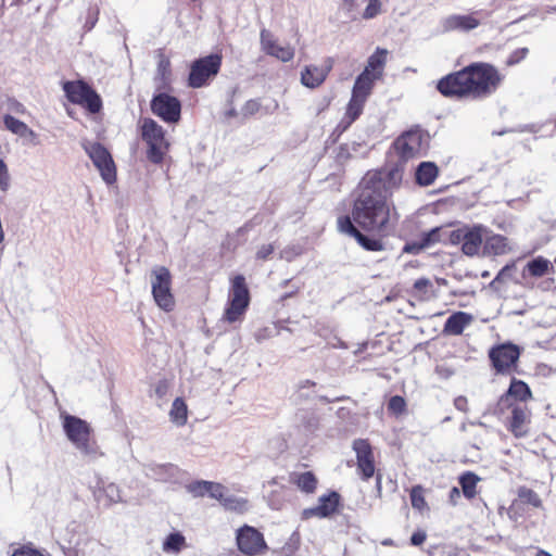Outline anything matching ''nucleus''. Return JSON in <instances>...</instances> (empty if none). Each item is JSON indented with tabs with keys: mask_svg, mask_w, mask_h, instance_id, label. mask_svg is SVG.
Wrapping results in <instances>:
<instances>
[{
	"mask_svg": "<svg viewBox=\"0 0 556 556\" xmlns=\"http://www.w3.org/2000/svg\"><path fill=\"white\" fill-rule=\"evenodd\" d=\"M365 102L366 101L364 100L351 97L345 116L339 124L343 130H345L362 114Z\"/></svg>",
	"mask_w": 556,
	"mask_h": 556,
	"instance_id": "nucleus-33",
	"label": "nucleus"
},
{
	"mask_svg": "<svg viewBox=\"0 0 556 556\" xmlns=\"http://www.w3.org/2000/svg\"><path fill=\"white\" fill-rule=\"evenodd\" d=\"M438 176V167L434 163L422 162L416 169V181L420 186L431 185Z\"/></svg>",
	"mask_w": 556,
	"mask_h": 556,
	"instance_id": "nucleus-31",
	"label": "nucleus"
},
{
	"mask_svg": "<svg viewBox=\"0 0 556 556\" xmlns=\"http://www.w3.org/2000/svg\"><path fill=\"white\" fill-rule=\"evenodd\" d=\"M394 149L403 161L420 155L422 150V135L419 130H409L399 137Z\"/></svg>",
	"mask_w": 556,
	"mask_h": 556,
	"instance_id": "nucleus-15",
	"label": "nucleus"
},
{
	"mask_svg": "<svg viewBox=\"0 0 556 556\" xmlns=\"http://www.w3.org/2000/svg\"><path fill=\"white\" fill-rule=\"evenodd\" d=\"M169 389H170L169 381L166 379H161V380L156 381L154 384V394L156 395V397L163 399L168 394Z\"/></svg>",
	"mask_w": 556,
	"mask_h": 556,
	"instance_id": "nucleus-51",
	"label": "nucleus"
},
{
	"mask_svg": "<svg viewBox=\"0 0 556 556\" xmlns=\"http://www.w3.org/2000/svg\"><path fill=\"white\" fill-rule=\"evenodd\" d=\"M236 541L238 549L245 556L261 555L267 549L263 534L248 525L237 530Z\"/></svg>",
	"mask_w": 556,
	"mask_h": 556,
	"instance_id": "nucleus-12",
	"label": "nucleus"
},
{
	"mask_svg": "<svg viewBox=\"0 0 556 556\" xmlns=\"http://www.w3.org/2000/svg\"><path fill=\"white\" fill-rule=\"evenodd\" d=\"M90 492L98 506L110 508L115 504L124 503L122 490L118 484L98 477Z\"/></svg>",
	"mask_w": 556,
	"mask_h": 556,
	"instance_id": "nucleus-13",
	"label": "nucleus"
},
{
	"mask_svg": "<svg viewBox=\"0 0 556 556\" xmlns=\"http://www.w3.org/2000/svg\"><path fill=\"white\" fill-rule=\"evenodd\" d=\"M528 420L529 415L526 408L521 406L513 407L509 430L516 438H522L527 434L526 425Z\"/></svg>",
	"mask_w": 556,
	"mask_h": 556,
	"instance_id": "nucleus-26",
	"label": "nucleus"
},
{
	"mask_svg": "<svg viewBox=\"0 0 556 556\" xmlns=\"http://www.w3.org/2000/svg\"><path fill=\"white\" fill-rule=\"evenodd\" d=\"M427 539V534L425 531H416L410 536V543L415 546L421 545Z\"/></svg>",
	"mask_w": 556,
	"mask_h": 556,
	"instance_id": "nucleus-56",
	"label": "nucleus"
},
{
	"mask_svg": "<svg viewBox=\"0 0 556 556\" xmlns=\"http://www.w3.org/2000/svg\"><path fill=\"white\" fill-rule=\"evenodd\" d=\"M356 454L357 470L364 480L370 479L375 473V462L371 446L367 440L357 439L353 442Z\"/></svg>",
	"mask_w": 556,
	"mask_h": 556,
	"instance_id": "nucleus-17",
	"label": "nucleus"
},
{
	"mask_svg": "<svg viewBox=\"0 0 556 556\" xmlns=\"http://www.w3.org/2000/svg\"><path fill=\"white\" fill-rule=\"evenodd\" d=\"M338 228L341 232L355 238L357 243L367 251H381L383 243L380 239L372 236H367L361 232L353 224L351 217L342 216L338 219Z\"/></svg>",
	"mask_w": 556,
	"mask_h": 556,
	"instance_id": "nucleus-16",
	"label": "nucleus"
},
{
	"mask_svg": "<svg viewBox=\"0 0 556 556\" xmlns=\"http://www.w3.org/2000/svg\"><path fill=\"white\" fill-rule=\"evenodd\" d=\"M480 478L473 472L467 471L459 477V484L467 498H473L477 494V483Z\"/></svg>",
	"mask_w": 556,
	"mask_h": 556,
	"instance_id": "nucleus-35",
	"label": "nucleus"
},
{
	"mask_svg": "<svg viewBox=\"0 0 556 556\" xmlns=\"http://www.w3.org/2000/svg\"><path fill=\"white\" fill-rule=\"evenodd\" d=\"M261 102L256 99L248 100L241 108V114L243 117H250L255 115L261 110Z\"/></svg>",
	"mask_w": 556,
	"mask_h": 556,
	"instance_id": "nucleus-47",
	"label": "nucleus"
},
{
	"mask_svg": "<svg viewBox=\"0 0 556 556\" xmlns=\"http://www.w3.org/2000/svg\"><path fill=\"white\" fill-rule=\"evenodd\" d=\"M482 11H475L468 14H451L440 22L442 33L460 31L467 33L481 25Z\"/></svg>",
	"mask_w": 556,
	"mask_h": 556,
	"instance_id": "nucleus-14",
	"label": "nucleus"
},
{
	"mask_svg": "<svg viewBox=\"0 0 556 556\" xmlns=\"http://www.w3.org/2000/svg\"><path fill=\"white\" fill-rule=\"evenodd\" d=\"M275 251V248L273 244H263L258 248L256 252V257L258 260H267L269 255H271Z\"/></svg>",
	"mask_w": 556,
	"mask_h": 556,
	"instance_id": "nucleus-53",
	"label": "nucleus"
},
{
	"mask_svg": "<svg viewBox=\"0 0 556 556\" xmlns=\"http://www.w3.org/2000/svg\"><path fill=\"white\" fill-rule=\"evenodd\" d=\"M4 125L10 131L20 136L21 138L27 139L30 142H34L37 137L35 131L30 129L24 122L11 115L4 116Z\"/></svg>",
	"mask_w": 556,
	"mask_h": 556,
	"instance_id": "nucleus-29",
	"label": "nucleus"
},
{
	"mask_svg": "<svg viewBox=\"0 0 556 556\" xmlns=\"http://www.w3.org/2000/svg\"><path fill=\"white\" fill-rule=\"evenodd\" d=\"M84 534L85 532L81 530L80 525L76 521H72L64 529L59 531L58 544L66 555V552H71V549L76 545L78 535Z\"/></svg>",
	"mask_w": 556,
	"mask_h": 556,
	"instance_id": "nucleus-23",
	"label": "nucleus"
},
{
	"mask_svg": "<svg viewBox=\"0 0 556 556\" xmlns=\"http://www.w3.org/2000/svg\"><path fill=\"white\" fill-rule=\"evenodd\" d=\"M509 269H510V267H509V266H505V267H504V268L498 273V275H497V277L495 278V280L501 279V278L505 275V273H506L507 270H509Z\"/></svg>",
	"mask_w": 556,
	"mask_h": 556,
	"instance_id": "nucleus-62",
	"label": "nucleus"
},
{
	"mask_svg": "<svg viewBox=\"0 0 556 556\" xmlns=\"http://www.w3.org/2000/svg\"><path fill=\"white\" fill-rule=\"evenodd\" d=\"M151 287L156 305L165 312L173 311L175 299L172 293V276L166 267L159 266L152 270Z\"/></svg>",
	"mask_w": 556,
	"mask_h": 556,
	"instance_id": "nucleus-7",
	"label": "nucleus"
},
{
	"mask_svg": "<svg viewBox=\"0 0 556 556\" xmlns=\"http://www.w3.org/2000/svg\"><path fill=\"white\" fill-rule=\"evenodd\" d=\"M510 396L520 401H527L531 397L530 388L526 382L513 379L507 393L501 397L500 404L508 402Z\"/></svg>",
	"mask_w": 556,
	"mask_h": 556,
	"instance_id": "nucleus-30",
	"label": "nucleus"
},
{
	"mask_svg": "<svg viewBox=\"0 0 556 556\" xmlns=\"http://www.w3.org/2000/svg\"><path fill=\"white\" fill-rule=\"evenodd\" d=\"M102 552L103 545L85 532L84 535H78L76 545L71 552H66V556H101Z\"/></svg>",
	"mask_w": 556,
	"mask_h": 556,
	"instance_id": "nucleus-22",
	"label": "nucleus"
},
{
	"mask_svg": "<svg viewBox=\"0 0 556 556\" xmlns=\"http://www.w3.org/2000/svg\"><path fill=\"white\" fill-rule=\"evenodd\" d=\"M250 304V292L242 275H237L231 279V286L228 294L227 306L223 319L228 323H236L242 318Z\"/></svg>",
	"mask_w": 556,
	"mask_h": 556,
	"instance_id": "nucleus-4",
	"label": "nucleus"
},
{
	"mask_svg": "<svg viewBox=\"0 0 556 556\" xmlns=\"http://www.w3.org/2000/svg\"><path fill=\"white\" fill-rule=\"evenodd\" d=\"M377 78L378 74L364 71L355 80L352 97L366 101Z\"/></svg>",
	"mask_w": 556,
	"mask_h": 556,
	"instance_id": "nucleus-25",
	"label": "nucleus"
},
{
	"mask_svg": "<svg viewBox=\"0 0 556 556\" xmlns=\"http://www.w3.org/2000/svg\"><path fill=\"white\" fill-rule=\"evenodd\" d=\"M207 486H208L207 494L212 498H215L222 503L227 494L226 488L220 483L212 482V481L210 482V484Z\"/></svg>",
	"mask_w": 556,
	"mask_h": 556,
	"instance_id": "nucleus-46",
	"label": "nucleus"
},
{
	"mask_svg": "<svg viewBox=\"0 0 556 556\" xmlns=\"http://www.w3.org/2000/svg\"><path fill=\"white\" fill-rule=\"evenodd\" d=\"M459 496V490L457 488H453L450 492L451 501H454L455 497Z\"/></svg>",
	"mask_w": 556,
	"mask_h": 556,
	"instance_id": "nucleus-61",
	"label": "nucleus"
},
{
	"mask_svg": "<svg viewBox=\"0 0 556 556\" xmlns=\"http://www.w3.org/2000/svg\"><path fill=\"white\" fill-rule=\"evenodd\" d=\"M170 62L164 54H160L156 74L154 77V85L157 90H164L170 85Z\"/></svg>",
	"mask_w": 556,
	"mask_h": 556,
	"instance_id": "nucleus-27",
	"label": "nucleus"
},
{
	"mask_svg": "<svg viewBox=\"0 0 556 556\" xmlns=\"http://www.w3.org/2000/svg\"><path fill=\"white\" fill-rule=\"evenodd\" d=\"M63 90L72 103L81 105L92 114L101 111L102 100L100 96L85 81H66L63 85Z\"/></svg>",
	"mask_w": 556,
	"mask_h": 556,
	"instance_id": "nucleus-6",
	"label": "nucleus"
},
{
	"mask_svg": "<svg viewBox=\"0 0 556 556\" xmlns=\"http://www.w3.org/2000/svg\"><path fill=\"white\" fill-rule=\"evenodd\" d=\"M357 5V0H343V8L352 15Z\"/></svg>",
	"mask_w": 556,
	"mask_h": 556,
	"instance_id": "nucleus-59",
	"label": "nucleus"
},
{
	"mask_svg": "<svg viewBox=\"0 0 556 556\" xmlns=\"http://www.w3.org/2000/svg\"><path fill=\"white\" fill-rule=\"evenodd\" d=\"M551 267V262L547 258L538 256L527 264L526 269L533 277H542L548 273Z\"/></svg>",
	"mask_w": 556,
	"mask_h": 556,
	"instance_id": "nucleus-37",
	"label": "nucleus"
},
{
	"mask_svg": "<svg viewBox=\"0 0 556 556\" xmlns=\"http://www.w3.org/2000/svg\"><path fill=\"white\" fill-rule=\"evenodd\" d=\"M414 289L420 299L426 300L432 295V282L428 278H419L414 283Z\"/></svg>",
	"mask_w": 556,
	"mask_h": 556,
	"instance_id": "nucleus-41",
	"label": "nucleus"
},
{
	"mask_svg": "<svg viewBox=\"0 0 556 556\" xmlns=\"http://www.w3.org/2000/svg\"><path fill=\"white\" fill-rule=\"evenodd\" d=\"M96 14H98V11L96 12ZM96 21H97V15H94L93 18H90V22H91L90 28L94 25Z\"/></svg>",
	"mask_w": 556,
	"mask_h": 556,
	"instance_id": "nucleus-64",
	"label": "nucleus"
},
{
	"mask_svg": "<svg viewBox=\"0 0 556 556\" xmlns=\"http://www.w3.org/2000/svg\"><path fill=\"white\" fill-rule=\"evenodd\" d=\"M293 481L305 493H313L317 485V479L311 471L296 475Z\"/></svg>",
	"mask_w": 556,
	"mask_h": 556,
	"instance_id": "nucleus-36",
	"label": "nucleus"
},
{
	"mask_svg": "<svg viewBox=\"0 0 556 556\" xmlns=\"http://www.w3.org/2000/svg\"><path fill=\"white\" fill-rule=\"evenodd\" d=\"M151 111L163 122L175 124L180 119L181 103L176 97L161 91L153 96L151 100Z\"/></svg>",
	"mask_w": 556,
	"mask_h": 556,
	"instance_id": "nucleus-11",
	"label": "nucleus"
},
{
	"mask_svg": "<svg viewBox=\"0 0 556 556\" xmlns=\"http://www.w3.org/2000/svg\"><path fill=\"white\" fill-rule=\"evenodd\" d=\"M141 135L149 147L148 159L154 164L162 163L168 149L163 127L152 118H144L141 124Z\"/></svg>",
	"mask_w": 556,
	"mask_h": 556,
	"instance_id": "nucleus-5",
	"label": "nucleus"
},
{
	"mask_svg": "<svg viewBox=\"0 0 556 556\" xmlns=\"http://www.w3.org/2000/svg\"><path fill=\"white\" fill-rule=\"evenodd\" d=\"M339 504V494L332 492L328 495H323L318 500L315 507L306 508L303 510V518L308 519L312 517L326 518L332 515Z\"/></svg>",
	"mask_w": 556,
	"mask_h": 556,
	"instance_id": "nucleus-21",
	"label": "nucleus"
},
{
	"mask_svg": "<svg viewBox=\"0 0 556 556\" xmlns=\"http://www.w3.org/2000/svg\"><path fill=\"white\" fill-rule=\"evenodd\" d=\"M10 174L7 164L0 159V190L5 192L10 188Z\"/></svg>",
	"mask_w": 556,
	"mask_h": 556,
	"instance_id": "nucleus-49",
	"label": "nucleus"
},
{
	"mask_svg": "<svg viewBox=\"0 0 556 556\" xmlns=\"http://www.w3.org/2000/svg\"><path fill=\"white\" fill-rule=\"evenodd\" d=\"M528 52H529L528 48H520V49L515 50L508 56L507 64L515 65V64L519 63L527 56Z\"/></svg>",
	"mask_w": 556,
	"mask_h": 556,
	"instance_id": "nucleus-52",
	"label": "nucleus"
},
{
	"mask_svg": "<svg viewBox=\"0 0 556 556\" xmlns=\"http://www.w3.org/2000/svg\"><path fill=\"white\" fill-rule=\"evenodd\" d=\"M314 387H315V382H313L311 380H305V381H302L299 383L300 389L314 388Z\"/></svg>",
	"mask_w": 556,
	"mask_h": 556,
	"instance_id": "nucleus-60",
	"label": "nucleus"
},
{
	"mask_svg": "<svg viewBox=\"0 0 556 556\" xmlns=\"http://www.w3.org/2000/svg\"><path fill=\"white\" fill-rule=\"evenodd\" d=\"M419 244H420V240L416 241V242L407 243V244H405L403 251L406 253L417 254L424 250V249H419Z\"/></svg>",
	"mask_w": 556,
	"mask_h": 556,
	"instance_id": "nucleus-58",
	"label": "nucleus"
},
{
	"mask_svg": "<svg viewBox=\"0 0 556 556\" xmlns=\"http://www.w3.org/2000/svg\"><path fill=\"white\" fill-rule=\"evenodd\" d=\"M486 228L482 225L473 227H462L450 231L448 241L452 244H462V251L468 256H475L479 253Z\"/></svg>",
	"mask_w": 556,
	"mask_h": 556,
	"instance_id": "nucleus-8",
	"label": "nucleus"
},
{
	"mask_svg": "<svg viewBox=\"0 0 556 556\" xmlns=\"http://www.w3.org/2000/svg\"><path fill=\"white\" fill-rule=\"evenodd\" d=\"M484 253L488 255H503L510 252L511 248L506 237L493 235L488 237L484 242Z\"/></svg>",
	"mask_w": 556,
	"mask_h": 556,
	"instance_id": "nucleus-28",
	"label": "nucleus"
},
{
	"mask_svg": "<svg viewBox=\"0 0 556 556\" xmlns=\"http://www.w3.org/2000/svg\"><path fill=\"white\" fill-rule=\"evenodd\" d=\"M11 556H43L40 552L29 547H22L16 551Z\"/></svg>",
	"mask_w": 556,
	"mask_h": 556,
	"instance_id": "nucleus-55",
	"label": "nucleus"
},
{
	"mask_svg": "<svg viewBox=\"0 0 556 556\" xmlns=\"http://www.w3.org/2000/svg\"><path fill=\"white\" fill-rule=\"evenodd\" d=\"M186 545V539L185 536L179 532L170 533L163 543V551L165 553H178L180 552Z\"/></svg>",
	"mask_w": 556,
	"mask_h": 556,
	"instance_id": "nucleus-39",
	"label": "nucleus"
},
{
	"mask_svg": "<svg viewBox=\"0 0 556 556\" xmlns=\"http://www.w3.org/2000/svg\"><path fill=\"white\" fill-rule=\"evenodd\" d=\"M519 355L518 346L510 343L500 345L490 351V358L498 372H504L514 366Z\"/></svg>",
	"mask_w": 556,
	"mask_h": 556,
	"instance_id": "nucleus-20",
	"label": "nucleus"
},
{
	"mask_svg": "<svg viewBox=\"0 0 556 556\" xmlns=\"http://www.w3.org/2000/svg\"><path fill=\"white\" fill-rule=\"evenodd\" d=\"M454 406L456 407V409L460 410V412H467L468 410V401H467V397L465 396H457L455 400H454Z\"/></svg>",
	"mask_w": 556,
	"mask_h": 556,
	"instance_id": "nucleus-57",
	"label": "nucleus"
},
{
	"mask_svg": "<svg viewBox=\"0 0 556 556\" xmlns=\"http://www.w3.org/2000/svg\"><path fill=\"white\" fill-rule=\"evenodd\" d=\"M222 505L225 507V509L239 514L245 513L249 509L248 500L235 495L226 494Z\"/></svg>",
	"mask_w": 556,
	"mask_h": 556,
	"instance_id": "nucleus-38",
	"label": "nucleus"
},
{
	"mask_svg": "<svg viewBox=\"0 0 556 556\" xmlns=\"http://www.w3.org/2000/svg\"><path fill=\"white\" fill-rule=\"evenodd\" d=\"M388 409L394 415H401L406 409V402L404 397L394 395L389 400Z\"/></svg>",
	"mask_w": 556,
	"mask_h": 556,
	"instance_id": "nucleus-44",
	"label": "nucleus"
},
{
	"mask_svg": "<svg viewBox=\"0 0 556 556\" xmlns=\"http://www.w3.org/2000/svg\"><path fill=\"white\" fill-rule=\"evenodd\" d=\"M273 336V329L268 327H264L255 331L254 338L257 342H262L266 339H269Z\"/></svg>",
	"mask_w": 556,
	"mask_h": 556,
	"instance_id": "nucleus-54",
	"label": "nucleus"
},
{
	"mask_svg": "<svg viewBox=\"0 0 556 556\" xmlns=\"http://www.w3.org/2000/svg\"><path fill=\"white\" fill-rule=\"evenodd\" d=\"M535 556H553V555L544 549H539Z\"/></svg>",
	"mask_w": 556,
	"mask_h": 556,
	"instance_id": "nucleus-63",
	"label": "nucleus"
},
{
	"mask_svg": "<svg viewBox=\"0 0 556 556\" xmlns=\"http://www.w3.org/2000/svg\"><path fill=\"white\" fill-rule=\"evenodd\" d=\"M262 50L281 62H289L294 58V48L290 45H280L275 36L267 29L261 31Z\"/></svg>",
	"mask_w": 556,
	"mask_h": 556,
	"instance_id": "nucleus-18",
	"label": "nucleus"
},
{
	"mask_svg": "<svg viewBox=\"0 0 556 556\" xmlns=\"http://www.w3.org/2000/svg\"><path fill=\"white\" fill-rule=\"evenodd\" d=\"M450 231L442 227H435L427 232H424L420 237L419 249H426L433 245L437 242L448 239Z\"/></svg>",
	"mask_w": 556,
	"mask_h": 556,
	"instance_id": "nucleus-34",
	"label": "nucleus"
},
{
	"mask_svg": "<svg viewBox=\"0 0 556 556\" xmlns=\"http://www.w3.org/2000/svg\"><path fill=\"white\" fill-rule=\"evenodd\" d=\"M333 61L328 58L321 65L309 64L301 72V84L309 89L318 88L332 70Z\"/></svg>",
	"mask_w": 556,
	"mask_h": 556,
	"instance_id": "nucleus-19",
	"label": "nucleus"
},
{
	"mask_svg": "<svg viewBox=\"0 0 556 556\" xmlns=\"http://www.w3.org/2000/svg\"><path fill=\"white\" fill-rule=\"evenodd\" d=\"M402 178L401 165L368 172L361 181L359 194L352 210V222L372 235L386 236L391 232L399 220L392 195Z\"/></svg>",
	"mask_w": 556,
	"mask_h": 556,
	"instance_id": "nucleus-1",
	"label": "nucleus"
},
{
	"mask_svg": "<svg viewBox=\"0 0 556 556\" xmlns=\"http://www.w3.org/2000/svg\"><path fill=\"white\" fill-rule=\"evenodd\" d=\"M247 229L245 227L239 228L233 235H229L227 237V240L224 242V247H226L228 250H233L238 247L239 237L243 236L245 233Z\"/></svg>",
	"mask_w": 556,
	"mask_h": 556,
	"instance_id": "nucleus-50",
	"label": "nucleus"
},
{
	"mask_svg": "<svg viewBox=\"0 0 556 556\" xmlns=\"http://www.w3.org/2000/svg\"><path fill=\"white\" fill-rule=\"evenodd\" d=\"M169 420L177 427L185 426L188 420V407L181 397H176L169 409Z\"/></svg>",
	"mask_w": 556,
	"mask_h": 556,
	"instance_id": "nucleus-32",
	"label": "nucleus"
},
{
	"mask_svg": "<svg viewBox=\"0 0 556 556\" xmlns=\"http://www.w3.org/2000/svg\"><path fill=\"white\" fill-rule=\"evenodd\" d=\"M473 321L471 314L466 312L453 313L445 321L443 332L450 336H459Z\"/></svg>",
	"mask_w": 556,
	"mask_h": 556,
	"instance_id": "nucleus-24",
	"label": "nucleus"
},
{
	"mask_svg": "<svg viewBox=\"0 0 556 556\" xmlns=\"http://www.w3.org/2000/svg\"><path fill=\"white\" fill-rule=\"evenodd\" d=\"M387 51L383 49H377L376 53H374L368 59V64L364 71H369V73H374L376 70H379L383 66L386 62Z\"/></svg>",
	"mask_w": 556,
	"mask_h": 556,
	"instance_id": "nucleus-40",
	"label": "nucleus"
},
{
	"mask_svg": "<svg viewBox=\"0 0 556 556\" xmlns=\"http://www.w3.org/2000/svg\"><path fill=\"white\" fill-rule=\"evenodd\" d=\"M61 418L67 439L83 456L97 459L103 455L97 443L91 440V427L86 420L68 414L61 415Z\"/></svg>",
	"mask_w": 556,
	"mask_h": 556,
	"instance_id": "nucleus-3",
	"label": "nucleus"
},
{
	"mask_svg": "<svg viewBox=\"0 0 556 556\" xmlns=\"http://www.w3.org/2000/svg\"><path fill=\"white\" fill-rule=\"evenodd\" d=\"M222 65V56L219 54H211L195 60L190 68L188 84L192 88H201L207 81L217 75Z\"/></svg>",
	"mask_w": 556,
	"mask_h": 556,
	"instance_id": "nucleus-9",
	"label": "nucleus"
},
{
	"mask_svg": "<svg viewBox=\"0 0 556 556\" xmlns=\"http://www.w3.org/2000/svg\"><path fill=\"white\" fill-rule=\"evenodd\" d=\"M210 482L211 481H204V480L194 481L187 485V491L195 497L204 496L205 494H207V491H208L207 485L210 484Z\"/></svg>",
	"mask_w": 556,
	"mask_h": 556,
	"instance_id": "nucleus-43",
	"label": "nucleus"
},
{
	"mask_svg": "<svg viewBox=\"0 0 556 556\" xmlns=\"http://www.w3.org/2000/svg\"><path fill=\"white\" fill-rule=\"evenodd\" d=\"M502 79V75L494 66L475 63L443 77L437 87L445 97L480 100L493 94Z\"/></svg>",
	"mask_w": 556,
	"mask_h": 556,
	"instance_id": "nucleus-2",
	"label": "nucleus"
},
{
	"mask_svg": "<svg viewBox=\"0 0 556 556\" xmlns=\"http://www.w3.org/2000/svg\"><path fill=\"white\" fill-rule=\"evenodd\" d=\"M410 502L412 506L418 510H422L427 506L421 486L417 485L412 489Z\"/></svg>",
	"mask_w": 556,
	"mask_h": 556,
	"instance_id": "nucleus-42",
	"label": "nucleus"
},
{
	"mask_svg": "<svg viewBox=\"0 0 556 556\" xmlns=\"http://www.w3.org/2000/svg\"><path fill=\"white\" fill-rule=\"evenodd\" d=\"M381 11V2L380 0H369L368 5L366 7L363 17L365 20H370L376 17Z\"/></svg>",
	"mask_w": 556,
	"mask_h": 556,
	"instance_id": "nucleus-48",
	"label": "nucleus"
},
{
	"mask_svg": "<svg viewBox=\"0 0 556 556\" xmlns=\"http://www.w3.org/2000/svg\"><path fill=\"white\" fill-rule=\"evenodd\" d=\"M519 497L534 507H540L542 502L540 496L531 489L522 488L519 490Z\"/></svg>",
	"mask_w": 556,
	"mask_h": 556,
	"instance_id": "nucleus-45",
	"label": "nucleus"
},
{
	"mask_svg": "<svg viewBox=\"0 0 556 556\" xmlns=\"http://www.w3.org/2000/svg\"><path fill=\"white\" fill-rule=\"evenodd\" d=\"M83 147L99 170L102 179L108 185L114 184L116 180V168L110 152L99 142L84 143Z\"/></svg>",
	"mask_w": 556,
	"mask_h": 556,
	"instance_id": "nucleus-10",
	"label": "nucleus"
}]
</instances>
